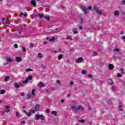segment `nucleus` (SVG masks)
Masks as SVG:
<instances>
[{"instance_id": "f257e3e1", "label": "nucleus", "mask_w": 125, "mask_h": 125, "mask_svg": "<svg viewBox=\"0 0 125 125\" xmlns=\"http://www.w3.org/2000/svg\"><path fill=\"white\" fill-rule=\"evenodd\" d=\"M94 10L96 11V13L97 14H99V15H102L103 14V13L102 12V11L101 10L99 9L98 7H96V6L93 7Z\"/></svg>"}, {"instance_id": "f03ea898", "label": "nucleus", "mask_w": 125, "mask_h": 125, "mask_svg": "<svg viewBox=\"0 0 125 125\" xmlns=\"http://www.w3.org/2000/svg\"><path fill=\"white\" fill-rule=\"evenodd\" d=\"M81 8L85 14L89 13L88 10H87V8H86V7L82 5L81 6Z\"/></svg>"}, {"instance_id": "7ed1b4c3", "label": "nucleus", "mask_w": 125, "mask_h": 125, "mask_svg": "<svg viewBox=\"0 0 125 125\" xmlns=\"http://www.w3.org/2000/svg\"><path fill=\"white\" fill-rule=\"evenodd\" d=\"M75 62L76 63H81L83 62V58L80 57L76 59Z\"/></svg>"}, {"instance_id": "20e7f679", "label": "nucleus", "mask_w": 125, "mask_h": 125, "mask_svg": "<svg viewBox=\"0 0 125 125\" xmlns=\"http://www.w3.org/2000/svg\"><path fill=\"white\" fill-rule=\"evenodd\" d=\"M80 110H83V107L82 105H78L76 107V111H80Z\"/></svg>"}, {"instance_id": "39448f33", "label": "nucleus", "mask_w": 125, "mask_h": 125, "mask_svg": "<svg viewBox=\"0 0 125 125\" xmlns=\"http://www.w3.org/2000/svg\"><path fill=\"white\" fill-rule=\"evenodd\" d=\"M38 86H39V87H43L45 86V85H44V84L42 83V82H40L38 83Z\"/></svg>"}, {"instance_id": "423d86ee", "label": "nucleus", "mask_w": 125, "mask_h": 125, "mask_svg": "<svg viewBox=\"0 0 125 125\" xmlns=\"http://www.w3.org/2000/svg\"><path fill=\"white\" fill-rule=\"evenodd\" d=\"M46 40H47L48 41H49V42H54V41H55V38H54V37H52V39L49 38L48 37H47L46 38Z\"/></svg>"}, {"instance_id": "0eeeda50", "label": "nucleus", "mask_w": 125, "mask_h": 125, "mask_svg": "<svg viewBox=\"0 0 125 125\" xmlns=\"http://www.w3.org/2000/svg\"><path fill=\"white\" fill-rule=\"evenodd\" d=\"M30 3H31V4L33 6H36V5H37V2H36V1H35V0H32Z\"/></svg>"}, {"instance_id": "6e6552de", "label": "nucleus", "mask_w": 125, "mask_h": 125, "mask_svg": "<svg viewBox=\"0 0 125 125\" xmlns=\"http://www.w3.org/2000/svg\"><path fill=\"white\" fill-rule=\"evenodd\" d=\"M114 15L115 16H119L120 15V12L118 10H115L114 12Z\"/></svg>"}, {"instance_id": "1a4fd4ad", "label": "nucleus", "mask_w": 125, "mask_h": 125, "mask_svg": "<svg viewBox=\"0 0 125 125\" xmlns=\"http://www.w3.org/2000/svg\"><path fill=\"white\" fill-rule=\"evenodd\" d=\"M40 104H36L35 106V111H39V109H40Z\"/></svg>"}, {"instance_id": "9d476101", "label": "nucleus", "mask_w": 125, "mask_h": 125, "mask_svg": "<svg viewBox=\"0 0 125 125\" xmlns=\"http://www.w3.org/2000/svg\"><path fill=\"white\" fill-rule=\"evenodd\" d=\"M108 67L110 70H113L114 69V65L112 64H109Z\"/></svg>"}, {"instance_id": "9b49d317", "label": "nucleus", "mask_w": 125, "mask_h": 125, "mask_svg": "<svg viewBox=\"0 0 125 125\" xmlns=\"http://www.w3.org/2000/svg\"><path fill=\"white\" fill-rule=\"evenodd\" d=\"M40 119V115L39 114H36L35 119L36 120V121H38Z\"/></svg>"}, {"instance_id": "f8f14e48", "label": "nucleus", "mask_w": 125, "mask_h": 125, "mask_svg": "<svg viewBox=\"0 0 125 125\" xmlns=\"http://www.w3.org/2000/svg\"><path fill=\"white\" fill-rule=\"evenodd\" d=\"M16 60L18 62H21V61H22V59L19 57H17L16 58Z\"/></svg>"}, {"instance_id": "ddd939ff", "label": "nucleus", "mask_w": 125, "mask_h": 125, "mask_svg": "<svg viewBox=\"0 0 125 125\" xmlns=\"http://www.w3.org/2000/svg\"><path fill=\"white\" fill-rule=\"evenodd\" d=\"M14 86L16 87V88H19V84L15 83L14 84Z\"/></svg>"}, {"instance_id": "4468645a", "label": "nucleus", "mask_w": 125, "mask_h": 125, "mask_svg": "<svg viewBox=\"0 0 125 125\" xmlns=\"http://www.w3.org/2000/svg\"><path fill=\"white\" fill-rule=\"evenodd\" d=\"M51 113L52 114V115H54L55 116H57V112L54 111H52L51 112Z\"/></svg>"}, {"instance_id": "2eb2a0df", "label": "nucleus", "mask_w": 125, "mask_h": 125, "mask_svg": "<svg viewBox=\"0 0 125 125\" xmlns=\"http://www.w3.org/2000/svg\"><path fill=\"white\" fill-rule=\"evenodd\" d=\"M4 81L5 82H8V80H9V76H6L4 78Z\"/></svg>"}, {"instance_id": "dca6fc26", "label": "nucleus", "mask_w": 125, "mask_h": 125, "mask_svg": "<svg viewBox=\"0 0 125 125\" xmlns=\"http://www.w3.org/2000/svg\"><path fill=\"white\" fill-rule=\"evenodd\" d=\"M38 15V16H40L39 17L40 19H42V18H43V17H44V16H43V14H42L41 15V14H39Z\"/></svg>"}, {"instance_id": "f3484780", "label": "nucleus", "mask_w": 125, "mask_h": 125, "mask_svg": "<svg viewBox=\"0 0 125 125\" xmlns=\"http://www.w3.org/2000/svg\"><path fill=\"white\" fill-rule=\"evenodd\" d=\"M77 122L78 123H82V124H83V123H85V121H84V120L82 119V120H78Z\"/></svg>"}, {"instance_id": "a211bd4d", "label": "nucleus", "mask_w": 125, "mask_h": 125, "mask_svg": "<svg viewBox=\"0 0 125 125\" xmlns=\"http://www.w3.org/2000/svg\"><path fill=\"white\" fill-rule=\"evenodd\" d=\"M71 109L72 110H75V111H76V109H77V106H75V105H73L71 106Z\"/></svg>"}, {"instance_id": "6ab92c4d", "label": "nucleus", "mask_w": 125, "mask_h": 125, "mask_svg": "<svg viewBox=\"0 0 125 125\" xmlns=\"http://www.w3.org/2000/svg\"><path fill=\"white\" fill-rule=\"evenodd\" d=\"M38 57H39L40 58H42V53H39L38 54Z\"/></svg>"}, {"instance_id": "aec40b11", "label": "nucleus", "mask_w": 125, "mask_h": 125, "mask_svg": "<svg viewBox=\"0 0 125 125\" xmlns=\"http://www.w3.org/2000/svg\"><path fill=\"white\" fill-rule=\"evenodd\" d=\"M35 91H36V90H35V89H33L32 90L31 93L32 95H36V94L35 93Z\"/></svg>"}, {"instance_id": "412c9836", "label": "nucleus", "mask_w": 125, "mask_h": 125, "mask_svg": "<svg viewBox=\"0 0 125 125\" xmlns=\"http://www.w3.org/2000/svg\"><path fill=\"white\" fill-rule=\"evenodd\" d=\"M77 28H74L73 30V34H77L78 33V31H77Z\"/></svg>"}, {"instance_id": "4be33fe9", "label": "nucleus", "mask_w": 125, "mask_h": 125, "mask_svg": "<svg viewBox=\"0 0 125 125\" xmlns=\"http://www.w3.org/2000/svg\"><path fill=\"white\" fill-rule=\"evenodd\" d=\"M67 40H70V41H72L73 40V39L72 38V37L71 36H67L66 37Z\"/></svg>"}, {"instance_id": "5701e85b", "label": "nucleus", "mask_w": 125, "mask_h": 125, "mask_svg": "<svg viewBox=\"0 0 125 125\" xmlns=\"http://www.w3.org/2000/svg\"><path fill=\"white\" fill-rule=\"evenodd\" d=\"M32 97V95L31 94H28L27 95V99H30Z\"/></svg>"}, {"instance_id": "b1692460", "label": "nucleus", "mask_w": 125, "mask_h": 125, "mask_svg": "<svg viewBox=\"0 0 125 125\" xmlns=\"http://www.w3.org/2000/svg\"><path fill=\"white\" fill-rule=\"evenodd\" d=\"M2 20V21H4L3 24H6L7 23V21L5 20V18H3Z\"/></svg>"}, {"instance_id": "393cba45", "label": "nucleus", "mask_w": 125, "mask_h": 125, "mask_svg": "<svg viewBox=\"0 0 125 125\" xmlns=\"http://www.w3.org/2000/svg\"><path fill=\"white\" fill-rule=\"evenodd\" d=\"M86 73H87V71L85 70H83L82 71V74H83V75H84V74H86Z\"/></svg>"}, {"instance_id": "a878e982", "label": "nucleus", "mask_w": 125, "mask_h": 125, "mask_svg": "<svg viewBox=\"0 0 125 125\" xmlns=\"http://www.w3.org/2000/svg\"><path fill=\"white\" fill-rule=\"evenodd\" d=\"M26 72H32L33 71V69H31V68H28L26 69Z\"/></svg>"}, {"instance_id": "bb28decb", "label": "nucleus", "mask_w": 125, "mask_h": 125, "mask_svg": "<svg viewBox=\"0 0 125 125\" xmlns=\"http://www.w3.org/2000/svg\"><path fill=\"white\" fill-rule=\"evenodd\" d=\"M41 68H42V69H46L47 66L46 65H43V64H42L41 65Z\"/></svg>"}, {"instance_id": "cd10ccee", "label": "nucleus", "mask_w": 125, "mask_h": 125, "mask_svg": "<svg viewBox=\"0 0 125 125\" xmlns=\"http://www.w3.org/2000/svg\"><path fill=\"white\" fill-rule=\"evenodd\" d=\"M40 119L41 120H42V121H43V120H44V117L43 116V115H40Z\"/></svg>"}, {"instance_id": "c85d7f7f", "label": "nucleus", "mask_w": 125, "mask_h": 125, "mask_svg": "<svg viewBox=\"0 0 125 125\" xmlns=\"http://www.w3.org/2000/svg\"><path fill=\"white\" fill-rule=\"evenodd\" d=\"M62 57H63V55H61L58 57V58L59 60H61L62 59Z\"/></svg>"}, {"instance_id": "c756f323", "label": "nucleus", "mask_w": 125, "mask_h": 125, "mask_svg": "<svg viewBox=\"0 0 125 125\" xmlns=\"http://www.w3.org/2000/svg\"><path fill=\"white\" fill-rule=\"evenodd\" d=\"M6 60L8 61V62H12V59L10 58H7Z\"/></svg>"}, {"instance_id": "7c9ffc66", "label": "nucleus", "mask_w": 125, "mask_h": 125, "mask_svg": "<svg viewBox=\"0 0 125 125\" xmlns=\"http://www.w3.org/2000/svg\"><path fill=\"white\" fill-rule=\"evenodd\" d=\"M20 114V113L19 112H17L16 114V117H17V118L18 119H19V118H20V116H19Z\"/></svg>"}, {"instance_id": "2f4dec72", "label": "nucleus", "mask_w": 125, "mask_h": 125, "mask_svg": "<svg viewBox=\"0 0 125 125\" xmlns=\"http://www.w3.org/2000/svg\"><path fill=\"white\" fill-rule=\"evenodd\" d=\"M121 4H123V5H125V0H122L121 1Z\"/></svg>"}, {"instance_id": "473e14b6", "label": "nucleus", "mask_w": 125, "mask_h": 125, "mask_svg": "<svg viewBox=\"0 0 125 125\" xmlns=\"http://www.w3.org/2000/svg\"><path fill=\"white\" fill-rule=\"evenodd\" d=\"M4 93H5V91L4 90L0 91V94H4Z\"/></svg>"}, {"instance_id": "72a5a7b5", "label": "nucleus", "mask_w": 125, "mask_h": 125, "mask_svg": "<svg viewBox=\"0 0 125 125\" xmlns=\"http://www.w3.org/2000/svg\"><path fill=\"white\" fill-rule=\"evenodd\" d=\"M29 82V79H26L23 82V83H27Z\"/></svg>"}, {"instance_id": "f704fd0d", "label": "nucleus", "mask_w": 125, "mask_h": 125, "mask_svg": "<svg viewBox=\"0 0 125 125\" xmlns=\"http://www.w3.org/2000/svg\"><path fill=\"white\" fill-rule=\"evenodd\" d=\"M19 87H23V86H24V85L22 83H20L19 84Z\"/></svg>"}, {"instance_id": "c9c22d12", "label": "nucleus", "mask_w": 125, "mask_h": 125, "mask_svg": "<svg viewBox=\"0 0 125 125\" xmlns=\"http://www.w3.org/2000/svg\"><path fill=\"white\" fill-rule=\"evenodd\" d=\"M44 18H45V19H46V20H47V21H49L50 18L49 17H47L46 16H44Z\"/></svg>"}, {"instance_id": "e433bc0d", "label": "nucleus", "mask_w": 125, "mask_h": 125, "mask_svg": "<svg viewBox=\"0 0 125 125\" xmlns=\"http://www.w3.org/2000/svg\"><path fill=\"white\" fill-rule=\"evenodd\" d=\"M80 20H81V24H83V18H81Z\"/></svg>"}, {"instance_id": "4c0bfd02", "label": "nucleus", "mask_w": 125, "mask_h": 125, "mask_svg": "<svg viewBox=\"0 0 125 125\" xmlns=\"http://www.w3.org/2000/svg\"><path fill=\"white\" fill-rule=\"evenodd\" d=\"M30 113H33V114H35V113H36V110H31Z\"/></svg>"}, {"instance_id": "58836bf2", "label": "nucleus", "mask_w": 125, "mask_h": 125, "mask_svg": "<svg viewBox=\"0 0 125 125\" xmlns=\"http://www.w3.org/2000/svg\"><path fill=\"white\" fill-rule=\"evenodd\" d=\"M29 47L30 48H33V47H34V44H33V43H30Z\"/></svg>"}, {"instance_id": "ea45409f", "label": "nucleus", "mask_w": 125, "mask_h": 125, "mask_svg": "<svg viewBox=\"0 0 125 125\" xmlns=\"http://www.w3.org/2000/svg\"><path fill=\"white\" fill-rule=\"evenodd\" d=\"M22 51L23 52H26V48H25V47H22Z\"/></svg>"}, {"instance_id": "a19ab883", "label": "nucleus", "mask_w": 125, "mask_h": 125, "mask_svg": "<svg viewBox=\"0 0 125 125\" xmlns=\"http://www.w3.org/2000/svg\"><path fill=\"white\" fill-rule=\"evenodd\" d=\"M32 79H33V76H28L27 79H28V80H32Z\"/></svg>"}, {"instance_id": "79ce46f5", "label": "nucleus", "mask_w": 125, "mask_h": 125, "mask_svg": "<svg viewBox=\"0 0 125 125\" xmlns=\"http://www.w3.org/2000/svg\"><path fill=\"white\" fill-rule=\"evenodd\" d=\"M57 83H58V84H61V82H60L59 80H58L57 81Z\"/></svg>"}, {"instance_id": "37998d69", "label": "nucleus", "mask_w": 125, "mask_h": 125, "mask_svg": "<svg viewBox=\"0 0 125 125\" xmlns=\"http://www.w3.org/2000/svg\"><path fill=\"white\" fill-rule=\"evenodd\" d=\"M88 9H89V10H91V9H92V7L91 6L88 7Z\"/></svg>"}, {"instance_id": "c03bdc74", "label": "nucleus", "mask_w": 125, "mask_h": 125, "mask_svg": "<svg viewBox=\"0 0 125 125\" xmlns=\"http://www.w3.org/2000/svg\"><path fill=\"white\" fill-rule=\"evenodd\" d=\"M14 46L16 48H18V45L17 44H15Z\"/></svg>"}, {"instance_id": "a18cd8bd", "label": "nucleus", "mask_w": 125, "mask_h": 125, "mask_svg": "<svg viewBox=\"0 0 125 125\" xmlns=\"http://www.w3.org/2000/svg\"><path fill=\"white\" fill-rule=\"evenodd\" d=\"M93 55H94V56H96L97 55V53L96 52H94Z\"/></svg>"}, {"instance_id": "49530a36", "label": "nucleus", "mask_w": 125, "mask_h": 125, "mask_svg": "<svg viewBox=\"0 0 125 125\" xmlns=\"http://www.w3.org/2000/svg\"><path fill=\"white\" fill-rule=\"evenodd\" d=\"M46 113H50V110H49V109H47L46 110Z\"/></svg>"}, {"instance_id": "de8ad7c7", "label": "nucleus", "mask_w": 125, "mask_h": 125, "mask_svg": "<svg viewBox=\"0 0 125 125\" xmlns=\"http://www.w3.org/2000/svg\"><path fill=\"white\" fill-rule=\"evenodd\" d=\"M117 77H118V78H121V77H122V74H118L117 75Z\"/></svg>"}, {"instance_id": "09e8293b", "label": "nucleus", "mask_w": 125, "mask_h": 125, "mask_svg": "<svg viewBox=\"0 0 125 125\" xmlns=\"http://www.w3.org/2000/svg\"><path fill=\"white\" fill-rule=\"evenodd\" d=\"M28 117H31V113L27 112V114H26Z\"/></svg>"}, {"instance_id": "8fccbe9b", "label": "nucleus", "mask_w": 125, "mask_h": 125, "mask_svg": "<svg viewBox=\"0 0 125 125\" xmlns=\"http://www.w3.org/2000/svg\"><path fill=\"white\" fill-rule=\"evenodd\" d=\"M22 112H23V113H25V114H26V115H27L28 112H27V111H26V110H22Z\"/></svg>"}, {"instance_id": "3c124183", "label": "nucleus", "mask_w": 125, "mask_h": 125, "mask_svg": "<svg viewBox=\"0 0 125 125\" xmlns=\"http://www.w3.org/2000/svg\"><path fill=\"white\" fill-rule=\"evenodd\" d=\"M22 112H23V113H25V114H26V115H27L28 112H27V111H26V110H22Z\"/></svg>"}, {"instance_id": "603ef678", "label": "nucleus", "mask_w": 125, "mask_h": 125, "mask_svg": "<svg viewBox=\"0 0 125 125\" xmlns=\"http://www.w3.org/2000/svg\"><path fill=\"white\" fill-rule=\"evenodd\" d=\"M121 107H122V105H120V106H119L120 111H123V109H122V108H121Z\"/></svg>"}, {"instance_id": "864d4df0", "label": "nucleus", "mask_w": 125, "mask_h": 125, "mask_svg": "<svg viewBox=\"0 0 125 125\" xmlns=\"http://www.w3.org/2000/svg\"><path fill=\"white\" fill-rule=\"evenodd\" d=\"M26 124V122H25V121H22V122H21V124L22 125H25Z\"/></svg>"}, {"instance_id": "5fc2aeb1", "label": "nucleus", "mask_w": 125, "mask_h": 125, "mask_svg": "<svg viewBox=\"0 0 125 125\" xmlns=\"http://www.w3.org/2000/svg\"><path fill=\"white\" fill-rule=\"evenodd\" d=\"M22 15H24V14L23 13H21V14L20 15V17H21V16H22Z\"/></svg>"}, {"instance_id": "6e6d98bb", "label": "nucleus", "mask_w": 125, "mask_h": 125, "mask_svg": "<svg viewBox=\"0 0 125 125\" xmlns=\"http://www.w3.org/2000/svg\"><path fill=\"white\" fill-rule=\"evenodd\" d=\"M88 78H92V75H88Z\"/></svg>"}, {"instance_id": "4d7b16f0", "label": "nucleus", "mask_w": 125, "mask_h": 125, "mask_svg": "<svg viewBox=\"0 0 125 125\" xmlns=\"http://www.w3.org/2000/svg\"><path fill=\"white\" fill-rule=\"evenodd\" d=\"M46 92H48V93H51V92H49V90H46Z\"/></svg>"}, {"instance_id": "13d9d810", "label": "nucleus", "mask_w": 125, "mask_h": 125, "mask_svg": "<svg viewBox=\"0 0 125 125\" xmlns=\"http://www.w3.org/2000/svg\"><path fill=\"white\" fill-rule=\"evenodd\" d=\"M24 95H25V94L24 93H21V96H24Z\"/></svg>"}, {"instance_id": "bf43d9fd", "label": "nucleus", "mask_w": 125, "mask_h": 125, "mask_svg": "<svg viewBox=\"0 0 125 125\" xmlns=\"http://www.w3.org/2000/svg\"><path fill=\"white\" fill-rule=\"evenodd\" d=\"M70 85H72V84H74V82H70Z\"/></svg>"}, {"instance_id": "052dcab7", "label": "nucleus", "mask_w": 125, "mask_h": 125, "mask_svg": "<svg viewBox=\"0 0 125 125\" xmlns=\"http://www.w3.org/2000/svg\"><path fill=\"white\" fill-rule=\"evenodd\" d=\"M88 109H89V111H91V110H92V108L90 107H89Z\"/></svg>"}, {"instance_id": "680f3d73", "label": "nucleus", "mask_w": 125, "mask_h": 125, "mask_svg": "<svg viewBox=\"0 0 125 125\" xmlns=\"http://www.w3.org/2000/svg\"><path fill=\"white\" fill-rule=\"evenodd\" d=\"M64 100L62 99L61 101V103H64Z\"/></svg>"}, {"instance_id": "e2e57ef3", "label": "nucleus", "mask_w": 125, "mask_h": 125, "mask_svg": "<svg viewBox=\"0 0 125 125\" xmlns=\"http://www.w3.org/2000/svg\"><path fill=\"white\" fill-rule=\"evenodd\" d=\"M119 51V49H115V50H114V51Z\"/></svg>"}, {"instance_id": "0e129e2a", "label": "nucleus", "mask_w": 125, "mask_h": 125, "mask_svg": "<svg viewBox=\"0 0 125 125\" xmlns=\"http://www.w3.org/2000/svg\"><path fill=\"white\" fill-rule=\"evenodd\" d=\"M9 108H10V107H9L8 106H7L5 107L6 109H9Z\"/></svg>"}, {"instance_id": "69168bd1", "label": "nucleus", "mask_w": 125, "mask_h": 125, "mask_svg": "<svg viewBox=\"0 0 125 125\" xmlns=\"http://www.w3.org/2000/svg\"><path fill=\"white\" fill-rule=\"evenodd\" d=\"M79 29L80 30H82L83 29V27H82V26H79Z\"/></svg>"}, {"instance_id": "338daca9", "label": "nucleus", "mask_w": 125, "mask_h": 125, "mask_svg": "<svg viewBox=\"0 0 125 125\" xmlns=\"http://www.w3.org/2000/svg\"><path fill=\"white\" fill-rule=\"evenodd\" d=\"M43 43H44V44H47V42L46 41H45V42H43Z\"/></svg>"}, {"instance_id": "774afa93", "label": "nucleus", "mask_w": 125, "mask_h": 125, "mask_svg": "<svg viewBox=\"0 0 125 125\" xmlns=\"http://www.w3.org/2000/svg\"><path fill=\"white\" fill-rule=\"evenodd\" d=\"M112 90H115V87H114V86H112Z\"/></svg>"}]
</instances>
